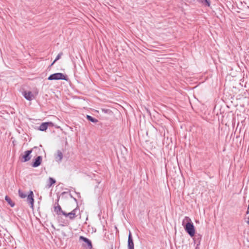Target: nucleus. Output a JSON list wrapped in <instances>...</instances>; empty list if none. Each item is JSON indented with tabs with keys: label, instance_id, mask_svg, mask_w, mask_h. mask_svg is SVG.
<instances>
[{
	"label": "nucleus",
	"instance_id": "nucleus-31",
	"mask_svg": "<svg viewBox=\"0 0 249 249\" xmlns=\"http://www.w3.org/2000/svg\"><path fill=\"white\" fill-rule=\"evenodd\" d=\"M199 246H197V244H196V247L195 249H199V248L198 247Z\"/></svg>",
	"mask_w": 249,
	"mask_h": 249
},
{
	"label": "nucleus",
	"instance_id": "nucleus-27",
	"mask_svg": "<svg viewBox=\"0 0 249 249\" xmlns=\"http://www.w3.org/2000/svg\"><path fill=\"white\" fill-rule=\"evenodd\" d=\"M56 62H54V60L52 63V64L50 65V67H52Z\"/></svg>",
	"mask_w": 249,
	"mask_h": 249
},
{
	"label": "nucleus",
	"instance_id": "nucleus-26",
	"mask_svg": "<svg viewBox=\"0 0 249 249\" xmlns=\"http://www.w3.org/2000/svg\"><path fill=\"white\" fill-rule=\"evenodd\" d=\"M56 62H54V60L52 63V64L50 65V67H52Z\"/></svg>",
	"mask_w": 249,
	"mask_h": 249
},
{
	"label": "nucleus",
	"instance_id": "nucleus-19",
	"mask_svg": "<svg viewBox=\"0 0 249 249\" xmlns=\"http://www.w3.org/2000/svg\"><path fill=\"white\" fill-rule=\"evenodd\" d=\"M5 241V239L2 237V235L0 234V247L4 246L5 243L4 242Z\"/></svg>",
	"mask_w": 249,
	"mask_h": 249
},
{
	"label": "nucleus",
	"instance_id": "nucleus-4",
	"mask_svg": "<svg viewBox=\"0 0 249 249\" xmlns=\"http://www.w3.org/2000/svg\"><path fill=\"white\" fill-rule=\"evenodd\" d=\"M40 150L38 147L35 146L33 149ZM33 151V149L31 150H26L24 152V154L20 156V161L22 162H25L28 161L31 158V154Z\"/></svg>",
	"mask_w": 249,
	"mask_h": 249
},
{
	"label": "nucleus",
	"instance_id": "nucleus-15",
	"mask_svg": "<svg viewBox=\"0 0 249 249\" xmlns=\"http://www.w3.org/2000/svg\"><path fill=\"white\" fill-rule=\"evenodd\" d=\"M86 119L89 121V122H91L92 123H97L98 122H99V121L96 119V118L92 117L90 115H87L86 117Z\"/></svg>",
	"mask_w": 249,
	"mask_h": 249
},
{
	"label": "nucleus",
	"instance_id": "nucleus-14",
	"mask_svg": "<svg viewBox=\"0 0 249 249\" xmlns=\"http://www.w3.org/2000/svg\"><path fill=\"white\" fill-rule=\"evenodd\" d=\"M56 183V180L54 178L49 177V183L47 185V187L50 188L52 186L54 185Z\"/></svg>",
	"mask_w": 249,
	"mask_h": 249
},
{
	"label": "nucleus",
	"instance_id": "nucleus-32",
	"mask_svg": "<svg viewBox=\"0 0 249 249\" xmlns=\"http://www.w3.org/2000/svg\"><path fill=\"white\" fill-rule=\"evenodd\" d=\"M70 196L72 198H73L74 197L71 194H70Z\"/></svg>",
	"mask_w": 249,
	"mask_h": 249
},
{
	"label": "nucleus",
	"instance_id": "nucleus-2",
	"mask_svg": "<svg viewBox=\"0 0 249 249\" xmlns=\"http://www.w3.org/2000/svg\"><path fill=\"white\" fill-rule=\"evenodd\" d=\"M19 196L21 198H25L27 197V201L32 209H34V195L32 190H30L28 195L25 194L21 190L19 189L18 191Z\"/></svg>",
	"mask_w": 249,
	"mask_h": 249
},
{
	"label": "nucleus",
	"instance_id": "nucleus-13",
	"mask_svg": "<svg viewBox=\"0 0 249 249\" xmlns=\"http://www.w3.org/2000/svg\"><path fill=\"white\" fill-rule=\"evenodd\" d=\"M5 200L11 207H14L15 206V203L12 200L9 196H5Z\"/></svg>",
	"mask_w": 249,
	"mask_h": 249
},
{
	"label": "nucleus",
	"instance_id": "nucleus-22",
	"mask_svg": "<svg viewBox=\"0 0 249 249\" xmlns=\"http://www.w3.org/2000/svg\"><path fill=\"white\" fill-rule=\"evenodd\" d=\"M46 123H48V127L53 126V124L51 122H46Z\"/></svg>",
	"mask_w": 249,
	"mask_h": 249
},
{
	"label": "nucleus",
	"instance_id": "nucleus-8",
	"mask_svg": "<svg viewBox=\"0 0 249 249\" xmlns=\"http://www.w3.org/2000/svg\"><path fill=\"white\" fill-rule=\"evenodd\" d=\"M59 198H60V196L57 197V199L56 200V202L55 203V204H57V206H55L54 207V211L56 213V214L58 215H59L60 214L63 215V212H64V211H63L62 210L61 206L58 204Z\"/></svg>",
	"mask_w": 249,
	"mask_h": 249
},
{
	"label": "nucleus",
	"instance_id": "nucleus-29",
	"mask_svg": "<svg viewBox=\"0 0 249 249\" xmlns=\"http://www.w3.org/2000/svg\"><path fill=\"white\" fill-rule=\"evenodd\" d=\"M247 223H248V224L249 225V217H248V220L247 221Z\"/></svg>",
	"mask_w": 249,
	"mask_h": 249
},
{
	"label": "nucleus",
	"instance_id": "nucleus-11",
	"mask_svg": "<svg viewBox=\"0 0 249 249\" xmlns=\"http://www.w3.org/2000/svg\"><path fill=\"white\" fill-rule=\"evenodd\" d=\"M202 235L196 233L193 236V239L195 244H197V246H199L202 239Z\"/></svg>",
	"mask_w": 249,
	"mask_h": 249
},
{
	"label": "nucleus",
	"instance_id": "nucleus-10",
	"mask_svg": "<svg viewBox=\"0 0 249 249\" xmlns=\"http://www.w3.org/2000/svg\"><path fill=\"white\" fill-rule=\"evenodd\" d=\"M54 156L55 160L56 162L58 163H60L62 161L63 157V154L60 150H58L56 152V154H55Z\"/></svg>",
	"mask_w": 249,
	"mask_h": 249
},
{
	"label": "nucleus",
	"instance_id": "nucleus-25",
	"mask_svg": "<svg viewBox=\"0 0 249 249\" xmlns=\"http://www.w3.org/2000/svg\"><path fill=\"white\" fill-rule=\"evenodd\" d=\"M56 62H54V60L52 63V64L50 65V67H52Z\"/></svg>",
	"mask_w": 249,
	"mask_h": 249
},
{
	"label": "nucleus",
	"instance_id": "nucleus-5",
	"mask_svg": "<svg viewBox=\"0 0 249 249\" xmlns=\"http://www.w3.org/2000/svg\"><path fill=\"white\" fill-rule=\"evenodd\" d=\"M79 240L85 243V244H83V246L84 247H87L89 249H92V244L89 238L84 237L83 236H80L79 237Z\"/></svg>",
	"mask_w": 249,
	"mask_h": 249
},
{
	"label": "nucleus",
	"instance_id": "nucleus-3",
	"mask_svg": "<svg viewBox=\"0 0 249 249\" xmlns=\"http://www.w3.org/2000/svg\"><path fill=\"white\" fill-rule=\"evenodd\" d=\"M47 79L50 81L59 80L68 81L69 80V78L66 74H64L61 72H57L50 75Z\"/></svg>",
	"mask_w": 249,
	"mask_h": 249
},
{
	"label": "nucleus",
	"instance_id": "nucleus-16",
	"mask_svg": "<svg viewBox=\"0 0 249 249\" xmlns=\"http://www.w3.org/2000/svg\"><path fill=\"white\" fill-rule=\"evenodd\" d=\"M73 214H74V213L71 212L68 213H67L65 212H63V215L65 217H69L70 220H73L75 218L74 217V215H73Z\"/></svg>",
	"mask_w": 249,
	"mask_h": 249
},
{
	"label": "nucleus",
	"instance_id": "nucleus-35",
	"mask_svg": "<svg viewBox=\"0 0 249 249\" xmlns=\"http://www.w3.org/2000/svg\"><path fill=\"white\" fill-rule=\"evenodd\" d=\"M63 222V223H64V224H67V223H65L64 221V222Z\"/></svg>",
	"mask_w": 249,
	"mask_h": 249
},
{
	"label": "nucleus",
	"instance_id": "nucleus-20",
	"mask_svg": "<svg viewBox=\"0 0 249 249\" xmlns=\"http://www.w3.org/2000/svg\"><path fill=\"white\" fill-rule=\"evenodd\" d=\"M63 54V53L62 52H60L58 55L56 56L55 59H54V62H56L57 60H58L59 59H60L61 56Z\"/></svg>",
	"mask_w": 249,
	"mask_h": 249
},
{
	"label": "nucleus",
	"instance_id": "nucleus-34",
	"mask_svg": "<svg viewBox=\"0 0 249 249\" xmlns=\"http://www.w3.org/2000/svg\"><path fill=\"white\" fill-rule=\"evenodd\" d=\"M111 249H113V245H112L111 246Z\"/></svg>",
	"mask_w": 249,
	"mask_h": 249
},
{
	"label": "nucleus",
	"instance_id": "nucleus-6",
	"mask_svg": "<svg viewBox=\"0 0 249 249\" xmlns=\"http://www.w3.org/2000/svg\"><path fill=\"white\" fill-rule=\"evenodd\" d=\"M42 161V157L41 156H38L32 160L31 164L33 167L36 168L41 165Z\"/></svg>",
	"mask_w": 249,
	"mask_h": 249
},
{
	"label": "nucleus",
	"instance_id": "nucleus-24",
	"mask_svg": "<svg viewBox=\"0 0 249 249\" xmlns=\"http://www.w3.org/2000/svg\"><path fill=\"white\" fill-rule=\"evenodd\" d=\"M62 234L64 236H66L67 235L66 234V233L64 232V231H62Z\"/></svg>",
	"mask_w": 249,
	"mask_h": 249
},
{
	"label": "nucleus",
	"instance_id": "nucleus-1",
	"mask_svg": "<svg viewBox=\"0 0 249 249\" xmlns=\"http://www.w3.org/2000/svg\"><path fill=\"white\" fill-rule=\"evenodd\" d=\"M182 225L185 231L191 237H193L196 233V230L191 219L189 217L185 216L182 221Z\"/></svg>",
	"mask_w": 249,
	"mask_h": 249
},
{
	"label": "nucleus",
	"instance_id": "nucleus-9",
	"mask_svg": "<svg viewBox=\"0 0 249 249\" xmlns=\"http://www.w3.org/2000/svg\"><path fill=\"white\" fill-rule=\"evenodd\" d=\"M127 248L128 249H134V244L133 239L130 231H129L128 237Z\"/></svg>",
	"mask_w": 249,
	"mask_h": 249
},
{
	"label": "nucleus",
	"instance_id": "nucleus-30",
	"mask_svg": "<svg viewBox=\"0 0 249 249\" xmlns=\"http://www.w3.org/2000/svg\"><path fill=\"white\" fill-rule=\"evenodd\" d=\"M75 193L78 195V197H80V194L79 193H77V192H75Z\"/></svg>",
	"mask_w": 249,
	"mask_h": 249
},
{
	"label": "nucleus",
	"instance_id": "nucleus-23",
	"mask_svg": "<svg viewBox=\"0 0 249 249\" xmlns=\"http://www.w3.org/2000/svg\"><path fill=\"white\" fill-rule=\"evenodd\" d=\"M72 199L74 200V201H75L77 204L78 203V201H77V199H76V198L73 197Z\"/></svg>",
	"mask_w": 249,
	"mask_h": 249
},
{
	"label": "nucleus",
	"instance_id": "nucleus-18",
	"mask_svg": "<svg viewBox=\"0 0 249 249\" xmlns=\"http://www.w3.org/2000/svg\"><path fill=\"white\" fill-rule=\"evenodd\" d=\"M198 1L206 6L209 7L211 5L210 0H198Z\"/></svg>",
	"mask_w": 249,
	"mask_h": 249
},
{
	"label": "nucleus",
	"instance_id": "nucleus-21",
	"mask_svg": "<svg viewBox=\"0 0 249 249\" xmlns=\"http://www.w3.org/2000/svg\"><path fill=\"white\" fill-rule=\"evenodd\" d=\"M79 210V207L77 205L76 208H75L74 209H73L71 212V213H74V214H73V215H74V217H76V213L77 212V210Z\"/></svg>",
	"mask_w": 249,
	"mask_h": 249
},
{
	"label": "nucleus",
	"instance_id": "nucleus-7",
	"mask_svg": "<svg viewBox=\"0 0 249 249\" xmlns=\"http://www.w3.org/2000/svg\"><path fill=\"white\" fill-rule=\"evenodd\" d=\"M22 95L28 101H31L35 98L34 95L31 91L25 90L22 92Z\"/></svg>",
	"mask_w": 249,
	"mask_h": 249
},
{
	"label": "nucleus",
	"instance_id": "nucleus-12",
	"mask_svg": "<svg viewBox=\"0 0 249 249\" xmlns=\"http://www.w3.org/2000/svg\"><path fill=\"white\" fill-rule=\"evenodd\" d=\"M48 127V123H46V122H43L41 124L38 129L41 131H45L47 130Z\"/></svg>",
	"mask_w": 249,
	"mask_h": 249
},
{
	"label": "nucleus",
	"instance_id": "nucleus-28",
	"mask_svg": "<svg viewBox=\"0 0 249 249\" xmlns=\"http://www.w3.org/2000/svg\"><path fill=\"white\" fill-rule=\"evenodd\" d=\"M67 193V192H63L61 193V195H65V194Z\"/></svg>",
	"mask_w": 249,
	"mask_h": 249
},
{
	"label": "nucleus",
	"instance_id": "nucleus-17",
	"mask_svg": "<svg viewBox=\"0 0 249 249\" xmlns=\"http://www.w3.org/2000/svg\"><path fill=\"white\" fill-rule=\"evenodd\" d=\"M100 110L103 113H106V114H107L110 115H113L112 111L110 109H109V108H100Z\"/></svg>",
	"mask_w": 249,
	"mask_h": 249
},
{
	"label": "nucleus",
	"instance_id": "nucleus-33",
	"mask_svg": "<svg viewBox=\"0 0 249 249\" xmlns=\"http://www.w3.org/2000/svg\"><path fill=\"white\" fill-rule=\"evenodd\" d=\"M52 227L53 228V229H55V227H54V226L53 225H52Z\"/></svg>",
	"mask_w": 249,
	"mask_h": 249
}]
</instances>
